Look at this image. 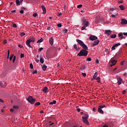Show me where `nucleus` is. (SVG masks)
Segmentation results:
<instances>
[{"label":"nucleus","mask_w":127,"mask_h":127,"mask_svg":"<svg viewBox=\"0 0 127 127\" xmlns=\"http://www.w3.org/2000/svg\"><path fill=\"white\" fill-rule=\"evenodd\" d=\"M35 42V38L34 36H31L26 41V45L28 47L32 48V47L30 46V43Z\"/></svg>","instance_id":"nucleus-1"},{"label":"nucleus","mask_w":127,"mask_h":127,"mask_svg":"<svg viewBox=\"0 0 127 127\" xmlns=\"http://www.w3.org/2000/svg\"><path fill=\"white\" fill-rule=\"evenodd\" d=\"M88 52L86 50H81L80 52L77 54L78 57H81V56H84L86 57L88 55Z\"/></svg>","instance_id":"nucleus-2"},{"label":"nucleus","mask_w":127,"mask_h":127,"mask_svg":"<svg viewBox=\"0 0 127 127\" xmlns=\"http://www.w3.org/2000/svg\"><path fill=\"white\" fill-rule=\"evenodd\" d=\"M27 101L29 102V103H30L31 105H33L34 103L36 101V99L33 98V97L31 96H29L27 98H26Z\"/></svg>","instance_id":"nucleus-3"},{"label":"nucleus","mask_w":127,"mask_h":127,"mask_svg":"<svg viewBox=\"0 0 127 127\" xmlns=\"http://www.w3.org/2000/svg\"><path fill=\"white\" fill-rule=\"evenodd\" d=\"M84 115L85 116V117H82L83 122V123H84V124H86V125H87V126H89V121H88V118H89V115L84 114Z\"/></svg>","instance_id":"nucleus-4"},{"label":"nucleus","mask_w":127,"mask_h":127,"mask_svg":"<svg viewBox=\"0 0 127 127\" xmlns=\"http://www.w3.org/2000/svg\"><path fill=\"white\" fill-rule=\"evenodd\" d=\"M103 108H106V105H100L98 107V113H99L100 114H102V115L104 114V111H103V110H102V109H103Z\"/></svg>","instance_id":"nucleus-5"},{"label":"nucleus","mask_w":127,"mask_h":127,"mask_svg":"<svg viewBox=\"0 0 127 127\" xmlns=\"http://www.w3.org/2000/svg\"><path fill=\"white\" fill-rule=\"evenodd\" d=\"M99 43H100V40H97L95 41H94V42L91 43V47H95V46H97V45H98V44H99Z\"/></svg>","instance_id":"nucleus-6"},{"label":"nucleus","mask_w":127,"mask_h":127,"mask_svg":"<svg viewBox=\"0 0 127 127\" xmlns=\"http://www.w3.org/2000/svg\"><path fill=\"white\" fill-rule=\"evenodd\" d=\"M97 39H98V37L95 35H91L89 37V40H91V41H94V40H97Z\"/></svg>","instance_id":"nucleus-7"},{"label":"nucleus","mask_w":127,"mask_h":127,"mask_svg":"<svg viewBox=\"0 0 127 127\" xmlns=\"http://www.w3.org/2000/svg\"><path fill=\"white\" fill-rule=\"evenodd\" d=\"M117 83L118 85H122V82H123V78L120 76H117Z\"/></svg>","instance_id":"nucleus-8"},{"label":"nucleus","mask_w":127,"mask_h":127,"mask_svg":"<svg viewBox=\"0 0 127 127\" xmlns=\"http://www.w3.org/2000/svg\"><path fill=\"white\" fill-rule=\"evenodd\" d=\"M0 87H3L4 88H5L6 87V82H4L2 81H0Z\"/></svg>","instance_id":"nucleus-9"},{"label":"nucleus","mask_w":127,"mask_h":127,"mask_svg":"<svg viewBox=\"0 0 127 127\" xmlns=\"http://www.w3.org/2000/svg\"><path fill=\"white\" fill-rule=\"evenodd\" d=\"M42 9L43 10L42 14H45V13H46V7H45V6L42 5Z\"/></svg>","instance_id":"nucleus-10"},{"label":"nucleus","mask_w":127,"mask_h":127,"mask_svg":"<svg viewBox=\"0 0 127 127\" xmlns=\"http://www.w3.org/2000/svg\"><path fill=\"white\" fill-rule=\"evenodd\" d=\"M105 34H106L107 35H110L112 34V31L110 30H106Z\"/></svg>","instance_id":"nucleus-11"},{"label":"nucleus","mask_w":127,"mask_h":127,"mask_svg":"<svg viewBox=\"0 0 127 127\" xmlns=\"http://www.w3.org/2000/svg\"><path fill=\"white\" fill-rule=\"evenodd\" d=\"M49 43L51 45H53V44H54V39H53L52 37L50 38Z\"/></svg>","instance_id":"nucleus-12"},{"label":"nucleus","mask_w":127,"mask_h":127,"mask_svg":"<svg viewBox=\"0 0 127 127\" xmlns=\"http://www.w3.org/2000/svg\"><path fill=\"white\" fill-rule=\"evenodd\" d=\"M41 66L42 69V70H43V71H46V69H47V66L46 65L41 64Z\"/></svg>","instance_id":"nucleus-13"},{"label":"nucleus","mask_w":127,"mask_h":127,"mask_svg":"<svg viewBox=\"0 0 127 127\" xmlns=\"http://www.w3.org/2000/svg\"><path fill=\"white\" fill-rule=\"evenodd\" d=\"M76 42H77V43H78V44H79V45H80V46H82V45L84 43V42H83V41H81L79 39H76Z\"/></svg>","instance_id":"nucleus-14"},{"label":"nucleus","mask_w":127,"mask_h":127,"mask_svg":"<svg viewBox=\"0 0 127 127\" xmlns=\"http://www.w3.org/2000/svg\"><path fill=\"white\" fill-rule=\"evenodd\" d=\"M98 76V72H96L93 76V78L91 79V81H94V80H95V79H96L97 78Z\"/></svg>","instance_id":"nucleus-15"},{"label":"nucleus","mask_w":127,"mask_h":127,"mask_svg":"<svg viewBox=\"0 0 127 127\" xmlns=\"http://www.w3.org/2000/svg\"><path fill=\"white\" fill-rule=\"evenodd\" d=\"M40 63H41L42 64H43V63H44V59L42 57V55H40Z\"/></svg>","instance_id":"nucleus-16"},{"label":"nucleus","mask_w":127,"mask_h":127,"mask_svg":"<svg viewBox=\"0 0 127 127\" xmlns=\"http://www.w3.org/2000/svg\"><path fill=\"white\" fill-rule=\"evenodd\" d=\"M122 24H127V20L126 19H121Z\"/></svg>","instance_id":"nucleus-17"},{"label":"nucleus","mask_w":127,"mask_h":127,"mask_svg":"<svg viewBox=\"0 0 127 127\" xmlns=\"http://www.w3.org/2000/svg\"><path fill=\"white\" fill-rule=\"evenodd\" d=\"M81 47H82V48H83V50H88V47L84 43H83V44L81 46Z\"/></svg>","instance_id":"nucleus-18"},{"label":"nucleus","mask_w":127,"mask_h":127,"mask_svg":"<svg viewBox=\"0 0 127 127\" xmlns=\"http://www.w3.org/2000/svg\"><path fill=\"white\" fill-rule=\"evenodd\" d=\"M123 34V33H120L118 34L119 37L120 39H123V38L125 39V37H124V35Z\"/></svg>","instance_id":"nucleus-19"},{"label":"nucleus","mask_w":127,"mask_h":127,"mask_svg":"<svg viewBox=\"0 0 127 127\" xmlns=\"http://www.w3.org/2000/svg\"><path fill=\"white\" fill-rule=\"evenodd\" d=\"M79 70H80L81 71H84V70H86V66L84 65H82L80 66Z\"/></svg>","instance_id":"nucleus-20"},{"label":"nucleus","mask_w":127,"mask_h":127,"mask_svg":"<svg viewBox=\"0 0 127 127\" xmlns=\"http://www.w3.org/2000/svg\"><path fill=\"white\" fill-rule=\"evenodd\" d=\"M47 90H48V88L47 86H45L43 88L42 91L44 93H47Z\"/></svg>","instance_id":"nucleus-21"},{"label":"nucleus","mask_w":127,"mask_h":127,"mask_svg":"<svg viewBox=\"0 0 127 127\" xmlns=\"http://www.w3.org/2000/svg\"><path fill=\"white\" fill-rule=\"evenodd\" d=\"M94 80H97V83H101V77L100 76L96 77Z\"/></svg>","instance_id":"nucleus-22"},{"label":"nucleus","mask_w":127,"mask_h":127,"mask_svg":"<svg viewBox=\"0 0 127 127\" xmlns=\"http://www.w3.org/2000/svg\"><path fill=\"white\" fill-rule=\"evenodd\" d=\"M110 62H111L112 64H114V65H116V64L117 63L116 60L112 59H111V60H110Z\"/></svg>","instance_id":"nucleus-23"},{"label":"nucleus","mask_w":127,"mask_h":127,"mask_svg":"<svg viewBox=\"0 0 127 127\" xmlns=\"http://www.w3.org/2000/svg\"><path fill=\"white\" fill-rule=\"evenodd\" d=\"M82 24H85V23H86V22L87 21V20H86V19L85 18H82L81 20Z\"/></svg>","instance_id":"nucleus-24"},{"label":"nucleus","mask_w":127,"mask_h":127,"mask_svg":"<svg viewBox=\"0 0 127 127\" xmlns=\"http://www.w3.org/2000/svg\"><path fill=\"white\" fill-rule=\"evenodd\" d=\"M56 100H54L53 102H50V105H55L56 104Z\"/></svg>","instance_id":"nucleus-25"},{"label":"nucleus","mask_w":127,"mask_h":127,"mask_svg":"<svg viewBox=\"0 0 127 127\" xmlns=\"http://www.w3.org/2000/svg\"><path fill=\"white\" fill-rule=\"evenodd\" d=\"M119 7L121 9V10H125V6H124V5H121L119 6Z\"/></svg>","instance_id":"nucleus-26"},{"label":"nucleus","mask_w":127,"mask_h":127,"mask_svg":"<svg viewBox=\"0 0 127 127\" xmlns=\"http://www.w3.org/2000/svg\"><path fill=\"white\" fill-rule=\"evenodd\" d=\"M43 38H41L40 40H38L37 42V43H41V42H43Z\"/></svg>","instance_id":"nucleus-27"},{"label":"nucleus","mask_w":127,"mask_h":127,"mask_svg":"<svg viewBox=\"0 0 127 127\" xmlns=\"http://www.w3.org/2000/svg\"><path fill=\"white\" fill-rule=\"evenodd\" d=\"M14 57V55L13 54H11L9 57V60L10 61H11V60H12V58H13Z\"/></svg>","instance_id":"nucleus-28"},{"label":"nucleus","mask_w":127,"mask_h":127,"mask_svg":"<svg viewBox=\"0 0 127 127\" xmlns=\"http://www.w3.org/2000/svg\"><path fill=\"white\" fill-rule=\"evenodd\" d=\"M16 5H20V2L19 0H16Z\"/></svg>","instance_id":"nucleus-29"},{"label":"nucleus","mask_w":127,"mask_h":127,"mask_svg":"<svg viewBox=\"0 0 127 127\" xmlns=\"http://www.w3.org/2000/svg\"><path fill=\"white\" fill-rule=\"evenodd\" d=\"M84 26H85V27H87L88 26H89V22L88 21H86L85 22V23H84Z\"/></svg>","instance_id":"nucleus-30"},{"label":"nucleus","mask_w":127,"mask_h":127,"mask_svg":"<svg viewBox=\"0 0 127 127\" xmlns=\"http://www.w3.org/2000/svg\"><path fill=\"white\" fill-rule=\"evenodd\" d=\"M111 38H116V37H117V35L116 34H113V35H112L111 36H110Z\"/></svg>","instance_id":"nucleus-31"},{"label":"nucleus","mask_w":127,"mask_h":127,"mask_svg":"<svg viewBox=\"0 0 127 127\" xmlns=\"http://www.w3.org/2000/svg\"><path fill=\"white\" fill-rule=\"evenodd\" d=\"M67 32H68V30H67V29H65L63 31V33L64 34H65V33H67Z\"/></svg>","instance_id":"nucleus-32"},{"label":"nucleus","mask_w":127,"mask_h":127,"mask_svg":"<svg viewBox=\"0 0 127 127\" xmlns=\"http://www.w3.org/2000/svg\"><path fill=\"white\" fill-rule=\"evenodd\" d=\"M73 48H74V49H75V50H76V51H78V48L77 47V45H73Z\"/></svg>","instance_id":"nucleus-33"},{"label":"nucleus","mask_w":127,"mask_h":127,"mask_svg":"<svg viewBox=\"0 0 127 127\" xmlns=\"http://www.w3.org/2000/svg\"><path fill=\"white\" fill-rule=\"evenodd\" d=\"M20 35L21 36V37L24 36V35H25V33L24 32H21L20 34Z\"/></svg>","instance_id":"nucleus-34"},{"label":"nucleus","mask_w":127,"mask_h":127,"mask_svg":"<svg viewBox=\"0 0 127 127\" xmlns=\"http://www.w3.org/2000/svg\"><path fill=\"white\" fill-rule=\"evenodd\" d=\"M120 45H121V43H117V44H116L114 45V46L115 47H118V46H120Z\"/></svg>","instance_id":"nucleus-35"},{"label":"nucleus","mask_w":127,"mask_h":127,"mask_svg":"<svg viewBox=\"0 0 127 127\" xmlns=\"http://www.w3.org/2000/svg\"><path fill=\"white\" fill-rule=\"evenodd\" d=\"M16 58V57H15V56L13 57V60H12V63H14V62H15Z\"/></svg>","instance_id":"nucleus-36"},{"label":"nucleus","mask_w":127,"mask_h":127,"mask_svg":"<svg viewBox=\"0 0 127 127\" xmlns=\"http://www.w3.org/2000/svg\"><path fill=\"white\" fill-rule=\"evenodd\" d=\"M13 109H15V110H18V106H13Z\"/></svg>","instance_id":"nucleus-37"},{"label":"nucleus","mask_w":127,"mask_h":127,"mask_svg":"<svg viewBox=\"0 0 127 127\" xmlns=\"http://www.w3.org/2000/svg\"><path fill=\"white\" fill-rule=\"evenodd\" d=\"M42 50H43V48H39V50H38V52H39V53H40V52H41V51H42Z\"/></svg>","instance_id":"nucleus-38"},{"label":"nucleus","mask_w":127,"mask_h":127,"mask_svg":"<svg viewBox=\"0 0 127 127\" xmlns=\"http://www.w3.org/2000/svg\"><path fill=\"white\" fill-rule=\"evenodd\" d=\"M86 61H89L90 62V61H92V59H91V58H88L86 59Z\"/></svg>","instance_id":"nucleus-39"},{"label":"nucleus","mask_w":127,"mask_h":127,"mask_svg":"<svg viewBox=\"0 0 127 127\" xmlns=\"http://www.w3.org/2000/svg\"><path fill=\"white\" fill-rule=\"evenodd\" d=\"M57 26H58V27H62V24L59 23V24H58Z\"/></svg>","instance_id":"nucleus-40"},{"label":"nucleus","mask_w":127,"mask_h":127,"mask_svg":"<svg viewBox=\"0 0 127 127\" xmlns=\"http://www.w3.org/2000/svg\"><path fill=\"white\" fill-rule=\"evenodd\" d=\"M32 74H37V70H34L33 71Z\"/></svg>","instance_id":"nucleus-41"},{"label":"nucleus","mask_w":127,"mask_h":127,"mask_svg":"<svg viewBox=\"0 0 127 127\" xmlns=\"http://www.w3.org/2000/svg\"><path fill=\"white\" fill-rule=\"evenodd\" d=\"M82 6H83L82 4H79L77 5V8H81V7H82Z\"/></svg>","instance_id":"nucleus-42"},{"label":"nucleus","mask_w":127,"mask_h":127,"mask_svg":"<svg viewBox=\"0 0 127 127\" xmlns=\"http://www.w3.org/2000/svg\"><path fill=\"white\" fill-rule=\"evenodd\" d=\"M40 102H38L35 103V106H40Z\"/></svg>","instance_id":"nucleus-43"},{"label":"nucleus","mask_w":127,"mask_h":127,"mask_svg":"<svg viewBox=\"0 0 127 127\" xmlns=\"http://www.w3.org/2000/svg\"><path fill=\"white\" fill-rule=\"evenodd\" d=\"M24 58V55L22 53L20 55V58Z\"/></svg>","instance_id":"nucleus-44"},{"label":"nucleus","mask_w":127,"mask_h":127,"mask_svg":"<svg viewBox=\"0 0 127 127\" xmlns=\"http://www.w3.org/2000/svg\"><path fill=\"white\" fill-rule=\"evenodd\" d=\"M82 75L83 77H86V76H87V74H86V73H84V72L82 73Z\"/></svg>","instance_id":"nucleus-45"},{"label":"nucleus","mask_w":127,"mask_h":127,"mask_svg":"<svg viewBox=\"0 0 127 127\" xmlns=\"http://www.w3.org/2000/svg\"><path fill=\"white\" fill-rule=\"evenodd\" d=\"M33 16L34 17H36V16H37V13H35L33 14Z\"/></svg>","instance_id":"nucleus-46"},{"label":"nucleus","mask_w":127,"mask_h":127,"mask_svg":"<svg viewBox=\"0 0 127 127\" xmlns=\"http://www.w3.org/2000/svg\"><path fill=\"white\" fill-rule=\"evenodd\" d=\"M30 67L31 69H33V64H30Z\"/></svg>","instance_id":"nucleus-47"},{"label":"nucleus","mask_w":127,"mask_h":127,"mask_svg":"<svg viewBox=\"0 0 127 127\" xmlns=\"http://www.w3.org/2000/svg\"><path fill=\"white\" fill-rule=\"evenodd\" d=\"M12 26L13 27H15V28L17 27V25H16V24L15 23H13Z\"/></svg>","instance_id":"nucleus-48"},{"label":"nucleus","mask_w":127,"mask_h":127,"mask_svg":"<svg viewBox=\"0 0 127 127\" xmlns=\"http://www.w3.org/2000/svg\"><path fill=\"white\" fill-rule=\"evenodd\" d=\"M112 50H116V47L114 45L112 47Z\"/></svg>","instance_id":"nucleus-49"},{"label":"nucleus","mask_w":127,"mask_h":127,"mask_svg":"<svg viewBox=\"0 0 127 127\" xmlns=\"http://www.w3.org/2000/svg\"><path fill=\"white\" fill-rule=\"evenodd\" d=\"M86 29V26H83L82 28H81V30H84Z\"/></svg>","instance_id":"nucleus-50"},{"label":"nucleus","mask_w":127,"mask_h":127,"mask_svg":"<svg viewBox=\"0 0 127 127\" xmlns=\"http://www.w3.org/2000/svg\"><path fill=\"white\" fill-rule=\"evenodd\" d=\"M126 93H127V91L126 90H123L122 92V93L123 94V95H126Z\"/></svg>","instance_id":"nucleus-51"},{"label":"nucleus","mask_w":127,"mask_h":127,"mask_svg":"<svg viewBox=\"0 0 127 127\" xmlns=\"http://www.w3.org/2000/svg\"><path fill=\"white\" fill-rule=\"evenodd\" d=\"M16 11V10H13L12 11H10L11 13H14V12H15Z\"/></svg>","instance_id":"nucleus-52"},{"label":"nucleus","mask_w":127,"mask_h":127,"mask_svg":"<svg viewBox=\"0 0 127 127\" xmlns=\"http://www.w3.org/2000/svg\"><path fill=\"white\" fill-rule=\"evenodd\" d=\"M20 13H21V14H23L24 12H23V10L22 9L20 11Z\"/></svg>","instance_id":"nucleus-53"},{"label":"nucleus","mask_w":127,"mask_h":127,"mask_svg":"<svg viewBox=\"0 0 127 127\" xmlns=\"http://www.w3.org/2000/svg\"><path fill=\"white\" fill-rule=\"evenodd\" d=\"M52 27L48 26L47 28V30H50L51 29Z\"/></svg>","instance_id":"nucleus-54"},{"label":"nucleus","mask_w":127,"mask_h":127,"mask_svg":"<svg viewBox=\"0 0 127 127\" xmlns=\"http://www.w3.org/2000/svg\"><path fill=\"white\" fill-rule=\"evenodd\" d=\"M76 111H77V112H78V113H80V108H78V107H77Z\"/></svg>","instance_id":"nucleus-55"},{"label":"nucleus","mask_w":127,"mask_h":127,"mask_svg":"<svg viewBox=\"0 0 127 127\" xmlns=\"http://www.w3.org/2000/svg\"><path fill=\"white\" fill-rule=\"evenodd\" d=\"M114 10H115V8H111L110 9V11H114Z\"/></svg>","instance_id":"nucleus-56"},{"label":"nucleus","mask_w":127,"mask_h":127,"mask_svg":"<svg viewBox=\"0 0 127 127\" xmlns=\"http://www.w3.org/2000/svg\"><path fill=\"white\" fill-rule=\"evenodd\" d=\"M0 103H2L3 104V103H4V101L2 100V99H0Z\"/></svg>","instance_id":"nucleus-57"},{"label":"nucleus","mask_w":127,"mask_h":127,"mask_svg":"<svg viewBox=\"0 0 127 127\" xmlns=\"http://www.w3.org/2000/svg\"><path fill=\"white\" fill-rule=\"evenodd\" d=\"M3 44H6L7 42H6V40H4L3 42Z\"/></svg>","instance_id":"nucleus-58"},{"label":"nucleus","mask_w":127,"mask_h":127,"mask_svg":"<svg viewBox=\"0 0 127 127\" xmlns=\"http://www.w3.org/2000/svg\"><path fill=\"white\" fill-rule=\"evenodd\" d=\"M118 3L119 4H121V3H123V1H118Z\"/></svg>","instance_id":"nucleus-59"},{"label":"nucleus","mask_w":127,"mask_h":127,"mask_svg":"<svg viewBox=\"0 0 127 127\" xmlns=\"http://www.w3.org/2000/svg\"><path fill=\"white\" fill-rule=\"evenodd\" d=\"M96 63H97V64H98V63H99V60H98V59H96Z\"/></svg>","instance_id":"nucleus-60"},{"label":"nucleus","mask_w":127,"mask_h":127,"mask_svg":"<svg viewBox=\"0 0 127 127\" xmlns=\"http://www.w3.org/2000/svg\"><path fill=\"white\" fill-rule=\"evenodd\" d=\"M124 35L125 36H127V33H123Z\"/></svg>","instance_id":"nucleus-61"},{"label":"nucleus","mask_w":127,"mask_h":127,"mask_svg":"<svg viewBox=\"0 0 127 127\" xmlns=\"http://www.w3.org/2000/svg\"><path fill=\"white\" fill-rule=\"evenodd\" d=\"M72 127H79V126H77L76 125H75L72 126Z\"/></svg>","instance_id":"nucleus-62"},{"label":"nucleus","mask_w":127,"mask_h":127,"mask_svg":"<svg viewBox=\"0 0 127 127\" xmlns=\"http://www.w3.org/2000/svg\"><path fill=\"white\" fill-rule=\"evenodd\" d=\"M7 56L9 57V50H8Z\"/></svg>","instance_id":"nucleus-63"},{"label":"nucleus","mask_w":127,"mask_h":127,"mask_svg":"<svg viewBox=\"0 0 127 127\" xmlns=\"http://www.w3.org/2000/svg\"><path fill=\"white\" fill-rule=\"evenodd\" d=\"M103 127H109V126L106 125H104Z\"/></svg>","instance_id":"nucleus-64"}]
</instances>
